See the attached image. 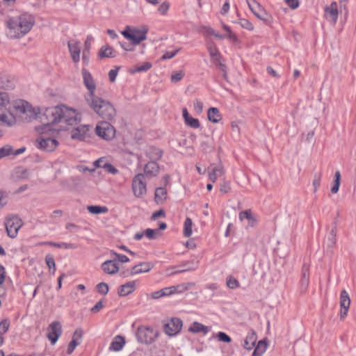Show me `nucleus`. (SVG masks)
<instances>
[{"label":"nucleus","instance_id":"obj_1","mask_svg":"<svg viewBox=\"0 0 356 356\" xmlns=\"http://www.w3.org/2000/svg\"><path fill=\"white\" fill-rule=\"evenodd\" d=\"M13 113L15 123L17 120L29 122L39 118L42 125L36 127L35 130L40 134L66 129L67 126L74 125L81 120L76 111L65 106L48 108L40 115L38 108L23 99L14 100Z\"/></svg>","mask_w":356,"mask_h":356},{"label":"nucleus","instance_id":"obj_2","mask_svg":"<svg viewBox=\"0 0 356 356\" xmlns=\"http://www.w3.org/2000/svg\"><path fill=\"white\" fill-rule=\"evenodd\" d=\"M8 29L7 36L10 39H19L27 34L35 24V19L29 13L8 19L6 22Z\"/></svg>","mask_w":356,"mask_h":356},{"label":"nucleus","instance_id":"obj_3","mask_svg":"<svg viewBox=\"0 0 356 356\" xmlns=\"http://www.w3.org/2000/svg\"><path fill=\"white\" fill-rule=\"evenodd\" d=\"M86 102L94 112L104 119L111 120L116 115V111L113 104L97 95L87 99Z\"/></svg>","mask_w":356,"mask_h":356},{"label":"nucleus","instance_id":"obj_4","mask_svg":"<svg viewBox=\"0 0 356 356\" xmlns=\"http://www.w3.org/2000/svg\"><path fill=\"white\" fill-rule=\"evenodd\" d=\"M13 104L14 101H10L7 92H0V122L8 127L15 124Z\"/></svg>","mask_w":356,"mask_h":356},{"label":"nucleus","instance_id":"obj_5","mask_svg":"<svg viewBox=\"0 0 356 356\" xmlns=\"http://www.w3.org/2000/svg\"><path fill=\"white\" fill-rule=\"evenodd\" d=\"M147 31L148 29L146 26H143L141 29L127 26L122 34L125 38L131 40L133 44H139L142 41L146 40Z\"/></svg>","mask_w":356,"mask_h":356},{"label":"nucleus","instance_id":"obj_6","mask_svg":"<svg viewBox=\"0 0 356 356\" xmlns=\"http://www.w3.org/2000/svg\"><path fill=\"white\" fill-rule=\"evenodd\" d=\"M136 336L140 343L151 344L159 336L158 331L149 327H139L138 328Z\"/></svg>","mask_w":356,"mask_h":356},{"label":"nucleus","instance_id":"obj_7","mask_svg":"<svg viewBox=\"0 0 356 356\" xmlns=\"http://www.w3.org/2000/svg\"><path fill=\"white\" fill-rule=\"evenodd\" d=\"M95 133L101 138L111 140L115 136V129L110 123L103 121L97 124Z\"/></svg>","mask_w":356,"mask_h":356},{"label":"nucleus","instance_id":"obj_8","mask_svg":"<svg viewBox=\"0 0 356 356\" xmlns=\"http://www.w3.org/2000/svg\"><path fill=\"white\" fill-rule=\"evenodd\" d=\"M132 190L136 197H141L147 193L145 175L142 173L136 175L132 180Z\"/></svg>","mask_w":356,"mask_h":356},{"label":"nucleus","instance_id":"obj_9","mask_svg":"<svg viewBox=\"0 0 356 356\" xmlns=\"http://www.w3.org/2000/svg\"><path fill=\"white\" fill-rule=\"evenodd\" d=\"M246 1L250 9L257 18L267 23L271 22V16L258 2L255 0Z\"/></svg>","mask_w":356,"mask_h":356},{"label":"nucleus","instance_id":"obj_10","mask_svg":"<svg viewBox=\"0 0 356 356\" xmlns=\"http://www.w3.org/2000/svg\"><path fill=\"white\" fill-rule=\"evenodd\" d=\"M5 225L8 236L14 238L17 236L19 229L22 226V222L17 216H12L6 219Z\"/></svg>","mask_w":356,"mask_h":356},{"label":"nucleus","instance_id":"obj_11","mask_svg":"<svg viewBox=\"0 0 356 356\" xmlns=\"http://www.w3.org/2000/svg\"><path fill=\"white\" fill-rule=\"evenodd\" d=\"M82 76H83V82L84 86L86 87L88 90V95L86 96V100L87 99H90L95 96V90H96V84L93 79L92 74L85 68L82 69L81 71Z\"/></svg>","mask_w":356,"mask_h":356},{"label":"nucleus","instance_id":"obj_12","mask_svg":"<svg viewBox=\"0 0 356 356\" xmlns=\"http://www.w3.org/2000/svg\"><path fill=\"white\" fill-rule=\"evenodd\" d=\"M58 145V141L56 139L51 138H44L41 136L35 140L36 147L38 149L46 152L54 151Z\"/></svg>","mask_w":356,"mask_h":356},{"label":"nucleus","instance_id":"obj_13","mask_svg":"<svg viewBox=\"0 0 356 356\" xmlns=\"http://www.w3.org/2000/svg\"><path fill=\"white\" fill-rule=\"evenodd\" d=\"M61 333L62 326L60 323L58 321H54L49 325L47 337L51 341V343L54 345L61 335Z\"/></svg>","mask_w":356,"mask_h":356},{"label":"nucleus","instance_id":"obj_14","mask_svg":"<svg viewBox=\"0 0 356 356\" xmlns=\"http://www.w3.org/2000/svg\"><path fill=\"white\" fill-rule=\"evenodd\" d=\"M182 327V321L177 318H172L164 326L165 332L168 336H175L178 334Z\"/></svg>","mask_w":356,"mask_h":356},{"label":"nucleus","instance_id":"obj_15","mask_svg":"<svg viewBox=\"0 0 356 356\" xmlns=\"http://www.w3.org/2000/svg\"><path fill=\"white\" fill-rule=\"evenodd\" d=\"M324 10L325 18L333 25L336 24L339 15L337 2H332L329 6H325Z\"/></svg>","mask_w":356,"mask_h":356},{"label":"nucleus","instance_id":"obj_16","mask_svg":"<svg viewBox=\"0 0 356 356\" xmlns=\"http://www.w3.org/2000/svg\"><path fill=\"white\" fill-rule=\"evenodd\" d=\"M350 305V298L346 290H343L340 294V318L343 319L348 314Z\"/></svg>","mask_w":356,"mask_h":356},{"label":"nucleus","instance_id":"obj_17","mask_svg":"<svg viewBox=\"0 0 356 356\" xmlns=\"http://www.w3.org/2000/svg\"><path fill=\"white\" fill-rule=\"evenodd\" d=\"M154 266V265L152 262H140L131 268L129 275L133 276L140 273H147L150 271Z\"/></svg>","mask_w":356,"mask_h":356},{"label":"nucleus","instance_id":"obj_18","mask_svg":"<svg viewBox=\"0 0 356 356\" xmlns=\"http://www.w3.org/2000/svg\"><path fill=\"white\" fill-rule=\"evenodd\" d=\"M89 130V126L81 125L72 130L71 137L74 140H83L87 137Z\"/></svg>","mask_w":356,"mask_h":356},{"label":"nucleus","instance_id":"obj_19","mask_svg":"<svg viewBox=\"0 0 356 356\" xmlns=\"http://www.w3.org/2000/svg\"><path fill=\"white\" fill-rule=\"evenodd\" d=\"M68 48L72 60L74 63H78L80 60L81 48L80 43L76 40H71L68 42Z\"/></svg>","mask_w":356,"mask_h":356},{"label":"nucleus","instance_id":"obj_20","mask_svg":"<svg viewBox=\"0 0 356 356\" xmlns=\"http://www.w3.org/2000/svg\"><path fill=\"white\" fill-rule=\"evenodd\" d=\"M209 177L213 183L216 182L218 177L222 176L225 172L223 166L221 163H219L217 165L211 164L209 167Z\"/></svg>","mask_w":356,"mask_h":356},{"label":"nucleus","instance_id":"obj_21","mask_svg":"<svg viewBox=\"0 0 356 356\" xmlns=\"http://www.w3.org/2000/svg\"><path fill=\"white\" fill-rule=\"evenodd\" d=\"M159 172V166L155 161L148 162L144 168L145 177L152 178L156 177Z\"/></svg>","mask_w":356,"mask_h":356},{"label":"nucleus","instance_id":"obj_22","mask_svg":"<svg viewBox=\"0 0 356 356\" xmlns=\"http://www.w3.org/2000/svg\"><path fill=\"white\" fill-rule=\"evenodd\" d=\"M26 147H21L17 150H14L13 147L9 145H6L0 148V159L10 156V155H19L20 154H22L25 152Z\"/></svg>","mask_w":356,"mask_h":356},{"label":"nucleus","instance_id":"obj_23","mask_svg":"<svg viewBox=\"0 0 356 356\" xmlns=\"http://www.w3.org/2000/svg\"><path fill=\"white\" fill-rule=\"evenodd\" d=\"M102 268L104 273L109 275L115 274L119 270V266H118L116 259L104 261L102 265Z\"/></svg>","mask_w":356,"mask_h":356},{"label":"nucleus","instance_id":"obj_24","mask_svg":"<svg viewBox=\"0 0 356 356\" xmlns=\"http://www.w3.org/2000/svg\"><path fill=\"white\" fill-rule=\"evenodd\" d=\"M195 285V284L194 282H186V283H182V284H180L176 285V286H169V289H170V294L172 296L174 294L182 293L188 291V289L194 287Z\"/></svg>","mask_w":356,"mask_h":356},{"label":"nucleus","instance_id":"obj_25","mask_svg":"<svg viewBox=\"0 0 356 356\" xmlns=\"http://www.w3.org/2000/svg\"><path fill=\"white\" fill-rule=\"evenodd\" d=\"M136 289V281H130L120 286L118 294L120 296H126L131 294Z\"/></svg>","mask_w":356,"mask_h":356},{"label":"nucleus","instance_id":"obj_26","mask_svg":"<svg viewBox=\"0 0 356 356\" xmlns=\"http://www.w3.org/2000/svg\"><path fill=\"white\" fill-rule=\"evenodd\" d=\"M309 283V268L307 264H304L302 269V278L300 281L301 290L305 292Z\"/></svg>","mask_w":356,"mask_h":356},{"label":"nucleus","instance_id":"obj_27","mask_svg":"<svg viewBox=\"0 0 356 356\" xmlns=\"http://www.w3.org/2000/svg\"><path fill=\"white\" fill-rule=\"evenodd\" d=\"M182 113L186 124L193 129H197L200 127V124L199 120L191 116L186 108H183Z\"/></svg>","mask_w":356,"mask_h":356},{"label":"nucleus","instance_id":"obj_28","mask_svg":"<svg viewBox=\"0 0 356 356\" xmlns=\"http://www.w3.org/2000/svg\"><path fill=\"white\" fill-rule=\"evenodd\" d=\"M207 50L213 61L220 65V63H222V57L216 44L214 43L208 44Z\"/></svg>","mask_w":356,"mask_h":356},{"label":"nucleus","instance_id":"obj_29","mask_svg":"<svg viewBox=\"0 0 356 356\" xmlns=\"http://www.w3.org/2000/svg\"><path fill=\"white\" fill-rule=\"evenodd\" d=\"M256 341H257L256 333L252 330L250 332H248V334H247V336L244 340V343L243 344V346L245 349H246L248 350H250L255 346Z\"/></svg>","mask_w":356,"mask_h":356},{"label":"nucleus","instance_id":"obj_30","mask_svg":"<svg viewBox=\"0 0 356 356\" xmlns=\"http://www.w3.org/2000/svg\"><path fill=\"white\" fill-rule=\"evenodd\" d=\"M125 344V339L123 337L118 335L112 341L109 350L112 351H120Z\"/></svg>","mask_w":356,"mask_h":356},{"label":"nucleus","instance_id":"obj_31","mask_svg":"<svg viewBox=\"0 0 356 356\" xmlns=\"http://www.w3.org/2000/svg\"><path fill=\"white\" fill-rule=\"evenodd\" d=\"M162 154V150L155 147H149L146 150V155L152 161L159 160Z\"/></svg>","mask_w":356,"mask_h":356},{"label":"nucleus","instance_id":"obj_32","mask_svg":"<svg viewBox=\"0 0 356 356\" xmlns=\"http://www.w3.org/2000/svg\"><path fill=\"white\" fill-rule=\"evenodd\" d=\"M207 116L209 120L213 123H217L222 119L219 110L214 107L208 110Z\"/></svg>","mask_w":356,"mask_h":356},{"label":"nucleus","instance_id":"obj_33","mask_svg":"<svg viewBox=\"0 0 356 356\" xmlns=\"http://www.w3.org/2000/svg\"><path fill=\"white\" fill-rule=\"evenodd\" d=\"M188 330L194 333L202 332L206 334L209 332V328L200 323L194 322L193 325L189 327Z\"/></svg>","mask_w":356,"mask_h":356},{"label":"nucleus","instance_id":"obj_34","mask_svg":"<svg viewBox=\"0 0 356 356\" xmlns=\"http://www.w3.org/2000/svg\"><path fill=\"white\" fill-rule=\"evenodd\" d=\"M99 56L101 58H113L115 56V52L113 51V49L108 45L103 46L99 51Z\"/></svg>","mask_w":356,"mask_h":356},{"label":"nucleus","instance_id":"obj_35","mask_svg":"<svg viewBox=\"0 0 356 356\" xmlns=\"http://www.w3.org/2000/svg\"><path fill=\"white\" fill-rule=\"evenodd\" d=\"M155 201L161 203L167 198V191L163 187L157 188L154 194Z\"/></svg>","mask_w":356,"mask_h":356},{"label":"nucleus","instance_id":"obj_36","mask_svg":"<svg viewBox=\"0 0 356 356\" xmlns=\"http://www.w3.org/2000/svg\"><path fill=\"white\" fill-rule=\"evenodd\" d=\"M171 296L169 287L163 288L161 290L154 291L150 294V298L156 300L163 297Z\"/></svg>","mask_w":356,"mask_h":356},{"label":"nucleus","instance_id":"obj_37","mask_svg":"<svg viewBox=\"0 0 356 356\" xmlns=\"http://www.w3.org/2000/svg\"><path fill=\"white\" fill-rule=\"evenodd\" d=\"M40 244L48 245L59 248H65V249H76L77 246L73 243H54V242H44L40 243Z\"/></svg>","mask_w":356,"mask_h":356},{"label":"nucleus","instance_id":"obj_38","mask_svg":"<svg viewBox=\"0 0 356 356\" xmlns=\"http://www.w3.org/2000/svg\"><path fill=\"white\" fill-rule=\"evenodd\" d=\"M266 348L267 343L266 341H259L252 353V356H261L266 351Z\"/></svg>","mask_w":356,"mask_h":356},{"label":"nucleus","instance_id":"obj_39","mask_svg":"<svg viewBox=\"0 0 356 356\" xmlns=\"http://www.w3.org/2000/svg\"><path fill=\"white\" fill-rule=\"evenodd\" d=\"M226 286L229 289L234 290L240 287V283L234 277L229 275L226 278Z\"/></svg>","mask_w":356,"mask_h":356},{"label":"nucleus","instance_id":"obj_40","mask_svg":"<svg viewBox=\"0 0 356 356\" xmlns=\"http://www.w3.org/2000/svg\"><path fill=\"white\" fill-rule=\"evenodd\" d=\"M193 222L190 218H186L184 224V235L185 237H190L192 235Z\"/></svg>","mask_w":356,"mask_h":356},{"label":"nucleus","instance_id":"obj_41","mask_svg":"<svg viewBox=\"0 0 356 356\" xmlns=\"http://www.w3.org/2000/svg\"><path fill=\"white\" fill-rule=\"evenodd\" d=\"M341 174L339 171H337L334 174V179L332 187L331 188V192L332 193H337L339 191L340 186Z\"/></svg>","mask_w":356,"mask_h":356},{"label":"nucleus","instance_id":"obj_42","mask_svg":"<svg viewBox=\"0 0 356 356\" xmlns=\"http://www.w3.org/2000/svg\"><path fill=\"white\" fill-rule=\"evenodd\" d=\"M87 209L90 213L93 214L106 213L108 210L106 207L100 206H88Z\"/></svg>","mask_w":356,"mask_h":356},{"label":"nucleus","instance_id":"obj_43","mask_svg":"<svg viewBox=\"0 0 356 356\" xmlns=\"http://www.w3.org/2000/svg\"><path fill=\"white\" fill-rule=\"evenodd\" d=\"M13 83L8 80L6 76L0 74V88L3 89H8L13 88Z\"/></svg>","mask_w":356,"mask_h":356},{"label":"nucleus","instance_id":"obj_44","mask_svg":"<svg viewBox=\"0 0 356 356\" xmlns=\"http://www.w3.org/2000/svg\"><path fill=\"white\" fill-rule=\"evenodd\" d=\"M45 262L49 267V271H51V269H53L54 272H56V263L53 255L49 254H47L45 257Z\"/></svg>","mask_w":356,"mask_h":356},{"label":"nucleus","instance_id":"obj_45","mask_svg":"<svg viewBox=\"0 0 356 356\" xmlns=\"http://www.w3.org/2000/svg\"><path fill=\"white\" fill-rule=\"evenodd\" d=\"M184 76L183 70L176 71L172 73L170 80L172 83H177L182 79Z\"/></svg>","mask_w":356,"mask_h":356},{"label":"nucleus","instance_id":"obj_46","mask_svg":"<svg viewBox=\"0 0 356 356\" xmlns=\"http://www.w3.org/2000/svg\"><path fill=\"white\" fill-rule=\"evenodd\" d=\"M327 245L328 248H332L336 243V232L332 229L327 240Z\"/></svg>","mask_w":356,"mask_h":356},{"label":"nucleus","instance_id":"obj_47","mask_svg":"<svg viewBox=\"0 0 356 356\" xmlns=\"http://www.w3.org/2000/svg\"><path fill=\"white\" fill-rule=\"evenodd\" d=\"M152 65L149 62H145L141 65L136 66L134 72H146L152 67Z\"/></svg>","mask_w":356,"mask_h":356},{"label":"nucleus","instance_id":"obj_48","mask_svg":"<svg viewBox=\"0 0 356 356\" xmlns=\"http://www.w3.org/2000/svg\"><path fill=\"white\" fill-rule=\"evenodd\" d=\"M10 327V321L8 318L3 319L0 323V334L3 335Z\"/></svg>","mask_w":356,"mask_h":356},{"label":"nucleus","instance_id":"obj_49","mask_svg":"<svg viewBox=\"0 0 356 356\" xmlns=\"http://www.w3.org/2000/svg\"><path fill=\"white\" fill-rule=\"evenodd\" d=\"M159 234V229H147L145 235L149 239H155Z\"/></svg>","mask_w":356,"mask_h":356},{"label":"nucleus","instance_id":"obj_50","mask_svg":"<svg viewBox=\"0 0 356 356\" xmlns=\"http://www.w3.org/2000/svg\"><path fill=\"white\" fill-rule=\"evenodd\" d=\"M83 335V330L80 327H78L75 330V331L73 334L72 340H74L76 342L81 343V340L82 339Z\"/></svg>","mask_w":356,"mask_h":356},{"label":"nucleus","instance_id":"obj_51","mask_svg":"<svg viewBox=\"0 0 356 356\" xmlns=\"http://www.w3.org/2000/svg\"><path fill=\"white\" fill-rule=\"evenodd\" d=\"M97 291L102 294L106 295L108 292V286L104 282H101L97 285Z\"/></svg>","mask_w":356,"mask_h":356},{"label":"nucleus","instance_id":"obj_52","mask_svg":"<svg viewBox=\"0 0 356 356\" xmlns=\"http://www.w3.org/2000/svg\"><path fill=\"white\" fill-rule=\"evenodd\" d=\"M252 215V211L250 209H247L239 213V220L240 221H243V220H249Z\"/></svg>","mask_w":356,"mask_h":356},{"label":"nucleus","instance_id":"obj_53","mask_svg":"<svg viewBox=\"0 0 356 356\" xmlns=\"http://www.w3.org/2000/svg\"><path fill=\"white\" fill-rule=\"evenodd\" d=\"M216 337L220 341L229 343L232 341L231 338L227 334L222 332H219L217 333Z\"/></svg>","mask_w":356,"mask_h":356},{"label":"nucleus","instance_id":"obj_54","mask_svg":"<svg viewBox=\"0 0 356 356\" xmlns=\"http://www.w3.org/2000/svg\"><path fill=\"white\" fill-rule=\"evenodd\" d=\"M109 162L105 158H100L94 162L95 166L101 168H105Z\"/></svg>","mask_w":356,"mask_h":356},{"label":"nucleus","instance_id":"obj_55","mask_svg":"<svg viewBox=\"0 0 356 356\" xmlns=\"http://www.w3.org/2000/svg\"><path fill=\"white\" fill-rule=\"evenodd\" d=\"M321 174L320 173H316L314 176V180H313V186L314 187V192L317 191V188L319 187L321 184Z\"/></svg>","mask_w":356,"mask_h":356},{"label":"nucleus","instance_id":"obj_56","mask_svg":"<svg viewBox=\"0 0 356 356\" xmlns=\"http://www.w3.org/2000/svg\"><path fill=\"white\" fill-rule=\"evenodd\" d=\"M231 190V186L229 182L223 181V182L220 186V191L221 193H227Z\"/></svg>","mask_w":356,"mask_h":356},{"label":"nucleus","instance_id":"obj_57","mask_svg":"<svg viewBox=\"0 0 356 356\" xmlns=\"http://www.w3.org/2000/svg\"><path fill=\"white\" fill-rule=\"evenodd\" d=\"M240 24L243 28L250 31H252L254 29L252 24L245 19H241Z\"/></svg>","mask_w":356,"mask_h":356},{"label":"nucleus","instance_id":"obj_58","mask_svg":"<svg viewBox=\"0 0 356 356\" xmlns=\"http://www.w3.org/2000/svg\"><path fill=\"white\" fill-rule=\"evenodd\" d=\"M194 109L196 113H201L203 110V104L199 99H195L193 103Z\"/></svg>","mask_w":356,"mask_h":356},{"label":"nucleus","instance_id":"obj_59","mask_svg":"<svg viewBox=\"0 0 356 356\" xmlns=\"http://www.w3.org/2000/svg\"><path fill=\"white\" fill-rule=\"evenodd\" d=\"M116 257V261H120L121 263H127L129 261V259L124 254H118L116 252H111Z\"/></svg>","mask_w":356,"mask_h":356},{"label":"nucleus","instance_id":"obj_60","mask_svg":"<svg viewBox=\"0 0 356 356\" xmlns=\"http://www.w3.org/2000/svg\"><path fill=\"white\" fill-rule=\"evenodd\" d=\"M170 7V4L168 2H163L160 5L159 7V11L161 13V15H164L167 13L168 9Z\"/></svg>","mask_w":356,"mask_h":356},{"label":"nucleus","instance_id":"obj_61","mask_svg":"<svg viewBox=\"0 0 356 356\" xmlns=\"http://www.w3.org/2000/svg\"><path fill=\"white\" fill-rule=\"evenodd\" d=\"M104 170L108 173L112 175H116L118 173V170L114 167L111 163H109L107 165H106Z\"/></svg>","mask_w":356,"mask_h":356},{"label":"nucleus","instance_id":"obj_62","mask_svg":"<svg viewBox=\"0 0 356 356\" xmlns=\"http://www.w3.org/2000/svg\"><path fill=\"white\" fill-rule=\"evenodd\" d=\"M80 343L75 341L74 340H72L71 342L69 343L67 353L68 355H70L73 353L76 347L79 345Z\"/></svg>","mask_w":356,"mask_h":356},{"label":"nucleus","instance_id":"obj_63","mask_svg":"<svg viewBox=\"0 0 356 356\" xmlns=\"http://www.w3.org/2000/svg\"><path fill=\"white\" fill-rule=\"evenodd\" d=\"M284 1L291 9H296L299 6L298 0H284Z\"/></svg>","mask_w":356,"mask_h":356},{"label":"nucleus","instance_id":"obj_64","mask_svg":"<svg viewBox=\"0 0 356 356\" xmlns=\"http://www.w3.org/2000/svg\"><path fill=\"white\" fill-rule=\"evenodd\" d=\"M104 307V304L102 300L97 302L95 305L92 307L91 312L93 313L99 312Z\"/></svg>","mask_w":356,"mask_h":356}]
</instances>
